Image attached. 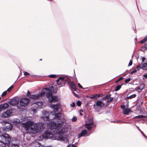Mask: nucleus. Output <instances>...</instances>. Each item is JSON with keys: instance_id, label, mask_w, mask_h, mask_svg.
Listing matches in <instances>:
<instances>
[{"instance_id": "obj_33", "label": "nucleus", "mask_w": 147, "mask_h": 147, "mask_svg": "<svg viewBox=\"0 0 147 147\" xmlns=\"http://www.w3.org/2000/svg\"><path fill=\"white\" fill-rule=\"evenodd\" d=\"M111 94H108V95H106L105 97V99L106 100V99H107L108 100V99L111 96Z\"/></svg>"}, {"instance_id": "obj_54", "label": "nucleus", "mask_w": 147, "mask_h": 147, "mask_svg": "<svg viewBox=\"0 0 147 147\" xmlns=\"http://www.w3.org/2000/svg\"><path fill=\"white\" fill-rule=\"evenodd\" d=\"M102 100H106L105 97H104L101 99Z\"/></svg>"}, {"instance_id": "obj_4", "label": "nucleus", "mask_w": 147, "mask_h": 147, "mask_svg": "<svg viewBox=\"0 0 147 147\" xmlns=\"http://www.w3.org/2000/svg\"><path fill=\"white\" fill-rule=\"evenodd\" d=\"M59 121V122L56 121L55 122H51L48 123L47 125L48 127L51 129H55L57 128V127L62 126L64 123L65 122L66 120L63 119Z\"/></svg>"}, {"instance_id": "obj_37", "label": "nucleus", "mask_w": 147, "mask_h": 147, "mask_svg": "<svg viewBox=\"0 0 147 147\" xmlns=\"http://www.w3.org/2000/svg\"><path fill=\"white\" fill-rule=\"evenodd\" d=\"M140 132L144 137L147 138V137L144 134V132L142 131L141 130L140 131Z\"/></svg>"}, {"instance_id": "obj_45", "label": "nucleus", "mask_w": 147, "mask_h": 147, "mask_svg": "<svg viewBox=\"0 0 147 147\" xmlns=\"http://www.w3.org/2000/svg\"><path fill=\"white\" fill-rule=\"evenodd\" d=\"M144 47L146 49H147V43H146V44H145L144 45Z\"/></svg>"}, {"instance_id": "obj_17", "label": "nucleus", "mask_w": 147, "mask_h": 147, "mask_svg": "<svg viewBox=\"0 0 147 147\" xmlns=\"http://www.w3.org/2000/svg\"><path fill=\"white\" fill-rule=\"evenodd\" d=\"M9 105L7 103H5L3 105H0V111L2 109H5L8 108Z\"/></svg>"}, {"instance_id": "obj_26", "label": "nucleus", "mask_w": 147, "mask_h": 147, "mask_svg": "<svg viewBox=\"0 0 147 147\" xmlns=\"http://www.w3.org/2000/svg\"><path fill=\"white\" fill-rule=\"evenodd\" d=\"M136 96V94H133L127 97L128 99H131L135 97Z\"/></svg>"}, {"instance_id": "obj_48", "label": "nucleus", "mask_w": 147, "mask_h": 147, "mask_svg": "<svg viewBox=\"0 0 147 147\" xmlns=\"http://www.w3.org/2000/svg\"><path fill=\"white\" fill-rule=\"evenodd\" d=\"M95 96H96V97H100V95L98 94H96L95 95Z\"/></svg>"}, {"instance_id": "obj_24", "label": "nucleus", "mask_w": 147, "mask_h": 147, "mask_svg": "<svg viewBox=\"0 0 147 147\" xmlns=\"http://www.w3.org/2000/svg\"><path fill=\"white\" fill-rule=\"evenodd\" d=\"M142 69L144 70H147V63H144L143 64Z\"/></svg>"}, {"instance_id": "obj_50", "label": "nucleus", "mask_w": 147, "mask_h": 147, "mask_svg": "<svg viewBox=\"0 0 147 147\" xmlns=\"http://www.w3.org/2000/svg\"><path fill=\"white\" fill-rule=\"evenodd\" d=\"M24 75L26 76H28V72H25L24 73Z\"/></svg>"}, {"instance_id": "obj_21", "label": "nucleus", "mask_w": 147, "mask_h": 147, "mask_svg": "<svg viewBox=\"0 0 147 147\" xmlns=\"http://www.w3.org/2000/svg\"><path fill=\"white\" fill-rule=\"evenodd\" d=\"M132 112V111L131 110L128 108H125V109H124L123 111V114L126 115H127L129 113Z\"/></svg>"}, {"instance_id": "obj_42", "label": "nucleus", "mask_w": 147, "mask_h": 147, "mask_svg": "<svg viewBox=\"0 0 147 147\" xmlns=\"http://www.w3.org/2000/svg\"><path fill=\"white\" fill-rule=\"evenodd\" d=\"M70 105L71 107H74L75 106V104L73 102Z\"/></svg>"}, {"instance_id": "obj_29", "label": "nucleus", "mask_w": 147, "mask_h": 147, "mask_svg": "<svg viewBox=\"0 0 147 147\" xmlns=\"http://www.w3.org/2000/svg\"><path fill=\"white\" fill-rule=\"evenodd\" d=\"M113 99V98L111 97L110 96L109 98L107 100V102H110L112 101Z\"/></svg>"}, {"instance_id": "obj_36", "label": "nucleus", "mask_w": 147, "mask_h": 147, "mask_svg": "<svg viewBox=\"0 0 147 147\" xmlns=\"http://www.w3.org/2000/svg\"><path fill=\"white\" fill-rule=\"evenodd\" d=\"M68 147H76V146L74 145V144H73L72 145H69L68 146Z\"/></svg>"}, {"instance_id": "obj_58", "label": "nucleus", "mask_w": 147, "mask_h": 147, "mask_svg": "<svg viewBox=\"0 0 147 147\" xmlns=\"http://www.w3.org/2000/svg\"><path fill=\"white\" fill-rule=\"evenodd\" d=\"M28 76L30 75V74L29 73H28Z\"/></svg>"}, {"instance_id": "obj_52", "label": "nucleus", "mask_w": 147, "mask_h": 147, "mask_svg": "<svg viewBox=\"0 0 147 147\" xmlns=\"http://www.w3.org/2000/svg\"><path fill=\"white\" fill-rule=\"evenodd\" d=\"M73 94L75 96H76L77 95V94H76V93H75V92H73Z\"/></svg>"}, {"instance_id": "obj_32", "label": "nucleus", "mask_w": 147, "mask_h": 147, "mask_svg": "<svg viewBox=\"0 0 147 147\" xmlns=\"http://www.w3.org/2000/svg\"><path fill=\"white\" fill-rule=\"evenodd\" d=\"M49 76L51 78H55L57 77V76L55 75H51Z\"/></svg>"}, {"instance_id": "obj_60", "label": "nucleus", "mask_w": 147, "mask_h": 147, "mask_svg": "<svg viewBox=\"0 0 147 147\" xmlns=\"http://www.w3.org/2000/svg\"><path fill=\"white\" fill-rule=\"evenodd\" d=\"M40 61H41V60H42V59H40Z\"/></svg>"}, {"instance_id": "obj_30", "label": "nucleus", "mask_w": 147, "mask_h": 147, "mask_svg": "<svg viewBox=\"0 0 147 147\" xmlns=\"http://www.w3.org/2000/svg\"><path fill=\"white\" fill-rule=\"evenodd\" d=\"M142 65L141 64H139L137 66L136 68L138 70H139L141 69V68H142Z\"/></svg>"}, {"instance_id": "obj_13", "label": "nucleus", "mask_w": 147, "mask_h": 147, "mask_svg": "<svg viewBox=\"0 0 147 147\" xmlns=\"http://www.w3.org/2000/svg\"><path fill=\"white\" fill-rule=\"evenodd\" d=\"M60 107V104L59 103H57L56 105L51 104L50 105L51 108L53 109L55 112L58 111Z\"/></svg>"}, {"instance_id": "obj_22", "label": "nucleus", "mask_w": 147, "mask_h": 147, "mask_svg": "<svg viewBox=\"0 0 147 147\" xmlns=\"http://www.w3.org/2000/svg\"><path fill=\"white\" fill-rule=\"evenodd\" d=\"M96 105H94V106H95V105H96L97 106L102 107V105H104L102 102L100 101H98L96 102Z\"/></svg>"}, {"instance_id": "obj_57", "label": "nucleus", "mask_w": 147, "mask_h": 147, "mask_svg": "<svg viewBox=\"0 0 147 147\" xmlns=\"http://www.w3.org/2000/svg\"><path fill=\"white\" fill-rule=\"evenodd\" d=\"M119 82V80H118V79L116 81L115 83H117L118 82Z\"/></svg>"}, {"instance_id": "obj_16", "label": "nucleus", "mask_w": 147, "mask_h": 147, "mask_svg": "<svg viewBox=\"0 0 147 147\" xmlns=\"http://www.w3.org/2000/svg\"><path fill=\"white\" fill-rule=\"evenodd\" d=\"M18 102L19 101L18 98H13L10 101V104L11 105H17Z\"/></svg>"}, {"instance_id": "obj_8", "label": "nucleus", "mask_w": 147, "mask_h": 147, "mask_svg": "<svg viewBox=\"0 0 147 147\" xmlns=\"http://www.w3.org/2000/svg\"><path fill=\"white\" fill-rule=\"evenodd\" d=\"M93 124L92 119H88L86 122V127L88 130H90L93 127Z\"/></svg>"}, {"instance_id": "obj_9", "label": "nucleus", "mask_w": 147, "mask_h": 147, "mask_svg": "<svg viewBox=\"0 0 147 147\" xmlns=\"http://www.w3.org/2000/svg\"><path fill=\"white\" fill-rule=\"evenodd\" d=\"M12 109H9L3 113L2 115V117L7 118L10 116L12 113Z\"/></svg>"}, {"instance_id": "obj_34", "label": "nucleus", "mask_w": 147, "mask_h": 147, "mask_svg": "<svg viewBox=\"0 0 147 147\" xmlns=\"http://www.w3.org/2000/svg\"><path fill=\"white\" fill-rule=\"evenodd\" d=\"M81 102L80 101H77V104L78 106L79 107V106H80L81 105Z\"/></svg>"}, {"instance_id": "obj_40", "label": "nucleus", "mask_w": 147, "mask_h": 147, "mask_svg": "<svg viewBox=\"0 0 147 147\" xmlns=\"http://www.w3.org/2000/svg\"><path fill=\"white\" fill-rule=\"evenodd\" d=\"M89 97L90 99H94L95 97H96V96H95V95H94L92 96H90Z\"/></svg>"}, {"instance_id": "obj_15", "label": "nucleus", "mask_w": 147, "mask_h": 147, "mask_svg": "<svg viewBox=\"0 0 147 147\" xmlns=\"http://www.w3.org/2000/svg\"><path fill=\"white\" fill-rule=\"evenodd\" d=\"M89 135V134H88L86 130L84 129L82 130L81 132L78 135V137L79 138L81 136H88Z\"/></svg>"}, {"instance_id": "obj_1", "label": "nucleus", "mask_w": 147, "mask_h": 147, "mask_svg": "<svg viewBox=\"0 0 147 147\" xmlns=\"http://www.w3.org/2000/svg\"><path fill=\"white\" fill-rule=\"evenodd\" d=\"M28 97L34 99H38L42 97H43L45 93H46V96L48 99L49 102H54L57 101L58 98L57 96H52V90L47 88H44L42 91L39 93L38 94L36 95H30V92L28 91Z\"/></svg>"}, {"instance_id": "obj_3", "label": "nucleus", "mask_w": 147, "mask_h": 147, "mask_svg": "<svg viewBox=\"0 0 147 147\" xmlns=\"http://www.w3.org/2000/svg\"><path fill=\"white\" fill-rule=\"evenodd\" d=\"M53 131L52 130H47L44 132L42 134L43 138L46 139H51L53 140H62L63 137L61 136H55L53 134Z\"/></svg>"}, {"instance_id": "obj_56", "label": "nucleus", "mask_w": 147, "mask_h": 147, "mask_svg": "<svg viewBox=\"0 0 147 147\" xmlns=\"http://www.w3.org/2000/svg\"><path fill=\"white\" fill-rule=\"evenodd\" d=\"M144 118H147V116L144 115Z\"/></svg>"}, {"instance_id": "obj_46", "label": "nucleus", "mask_w": 147, "mask_h": 147, "mask_svg": "<svg viewBox=\"0 0 147 147\" xmlns=\"http://www.w3.org/2000/svg\"><path fill=\"white\" fill-rule=\"evenodd\" d=\"M145 59V58L144 57H143L142 58V62H144Z\"/></svg>"}, {"instance_id": "obj_14", "label": "nucleus", "mask_w": 147, "mask_h": 147, "mask_svg": "<svg viewBox=\"0 0 147 147\" xmlns=\"http://www.w3.org/2000/svg\"><path fill=\"white\" fill-rule=\"evenodd\" d=\"M54 117L53 119H56L57 120L56 121H57L58 122H59V121H60L59 120L63 119H65L64 118L60 119L61 116V114L60 113H56L55 114H54Z\"/></svg>"}, {"instance_id": "obj_53", "label": "nucleus", "mask_w": 147, "mask_h": 147, "mask_svg": "<svg viewBox=\"0 0 147 147\" xmlns=\"http://www.w3.org/2000/svg\"><path fill=\"white\" fill-rule=\"evenodd\" d=\"M143 76L144 77H145L146 78H147V74L144 75Z\"/></svg>"}, {"instance_id": "obj_11", "label": "nucleus", "mask_w": 147, "mask_h": 147, "mask_svg": "<svg viewBox=\"0 0 147 147\" xmlns=\"http://www.w3.org/2000/svg\"><path fill=\"white\" fill-rule=\"evenodd\" d=\"M20 102L21 106L26 107L28 105V98H23L20 100Z\"/></svg>"}, {"instance_id": "obj_2", "label": "nucleus", "mask_w": 147, "mask_h": 147, "mask_svg": "<svg viewBox=\"0 0 147 147\" xmlns=\"http://www.w3.org/2000/svg\"><path fill=\"white\" fill-rule=\"evenodd\" d=\"M44 124L42 123H35L28 120V132L36 134L43 130Z\"/></svg>"}, {"instance_id": "obj_44", "label": "nucleus", "mask_w": 147, "mask_h": 147, "mask_svg": "<svg viewBox=\"0 0 147 147\" xmlns=\"http://www.w3.org/2000/svg\"><path fill=\"white\" fill-rule=\"evenodd\" d=\"M83 111L82 110H80V115H83L82 114V112H83Z\"/></svg>"}, {"instance_id": "obj_18", "label": "nucleus", "mask_w": 147, "mask_h": 147, "mask_svg": "<svg viewBox=\"0 0 147 147\" xmlns=\"http://www.w3.org/2000/svg\"><path fill=\"white\" fill-rule=\"evenodd\" d=\"M6 123L8 124V125L6 126L5 127V130L6 131H9L11 130L12 128V125L10 123L6 122Z\"/></svg>"}, {"instance_id": "obj_43", "label": "nucleus", "mask_w": 147, "mask_h": 147, "mask_svg": "<svg viewBox=\"0 0 147 147\" xmlns=\"http://www.w3.org/2000/svg\"><path fill=\"white\" fill-rule=\"evenodd\" d=\"M125 106L123 105H121V108L122 109H123V110L124 109H125Z\"/></svg>"}, {"instance_id": "obj_61", "label": "nucleus", "mask_w": 147, "mask_h": 147, "mask_svg": "<svg viewBox=\"0 0 147 147\" xmlns=\"http://www.w3.org/2000/svg\"><path fill=\"white\" fill-rule=\"evenodd\" d=\"M1 98L0 97V100L1 99Z\"/></svg>"}, {"instance_id": "obj_39", "label": "nucleus", "mask_w": 147, "mask_h": 147, "mask_svg": "<svg viewBox=\"0 0 147 147\" xmlns=\"http://www.w3.org/2000/svg\"><path fill=\"white\" fill-rule=\"evenodd\" d=\"M137 69L134 70L131 72V74H133L134 73H136L137 71Z\"/></svg>"}, {"instance_id": "obj_25", "label": "nucleus", "mask_w": 147, "mask_h": 147, "mask_svg": "<svg viewBox=\"0 0 147 147\" xmlns=\"http://www.w3.org/2000/svg\"><path fill=\"white\" fill-rule=\"evenodd\" d=\"M147 40V35L140 41L142 43H145Z\"/></svg>"}, {"instance_id": "obj_59", "label": "nucleus", "mask_w": 147, "mask_h": 147, "mask_svg": "<svg viewBox=\"0 0 147 147\" xmlns=\"http://www.w3.org/2000/svg\"><path fill=\"white\" fill-rule=\"evenodd\" d=\"M28 103L29 102V99H28Z\"/></svg>"}, {"instance_id": "obj_51", "label": "nucleus", "mask_w": 147, "mask_h": 147, "mask_svg": "<svg viewBox=\"0 0 147 147\" xmlns=\"http://www.w3.org/2000/svg\"><path fill=\"white\" fill-rule=\"evenodd\" d=\"M136 90L137 91V90H140V87H138L136 88Z\"/></svg>"}, {"instance_id": "obj_23", "label": "nucleus", "mask_w": 147, "mask_h": 147, "mask_svg": "<svg viewBox=\"0 0 147 147\" xmlns=\"http://www.w3.org/2000/svg\"><path fill=\"white\" fill-rule=\"evenodd\" d=\"M37 105L38 106V108H42L43 106V103L42 102H36Z\"/></svg>"}, {"instance_id": "obj_28", "label": "nucleus", "mask_w": 147, "mask_h": 147, "mask_svg": "<svg viewBox=\"0 0 147 147\" xmlns=\"http://www.w3.org/2000/svg\"><path fill=\"white\" fill-rule=\"evenodd\" d=\"M121 87V85H118L116 87L115 89V90L116 91H118L119 90Z\"/></svg>"}, {"instance_id": "obj_19", "label": "nucleus", "mask_w": 147, "mask_h": 147, "mask_svg": "<svg viewBox=\"0 0 147 147\" xmlns=\"http://www.w3.org/2000/svg\"><path fill=\"white\" fill-rule=\"evenodd\" d=\"M69 85L71 89L74 90L75 91L77 89L76 87L73 82H71L69 84Z\"/></svg>"}, {"instance_id": "obj_27", "label": "nucleus", "mask_w": 147, "mask_h": 147, "mask_svg": "<svg viewBox=\"0 0 147 147\" xmlns=\"http://www.w3.org/2000/svg\"><path fill=\"white\" fill-rule=\"evenodd\" d=\"M144 118V115H139L138 116H136L134 117V118H137V119H140L141 118Z\"/></svg>"}, {"instance_id": "obj_62", "label": "nucleus", "mask_w": 147, "mask_h": 147, "mask_svg": "<svg viewBox=\"0 0 147 147\" xmlns=\"http://www.w3.org/2000/svg\"><path fill=\"white\" fill-rule=\"evenodd\" d=\"M67 147H68V146H67Z\"/></svg>"}, {"instance_id": "obj_47", "label": "nucleus", "mask_w": 147, "mask_h": 147, "mask_svg": "<svg viewBox=\"0 0 147 147\" xmlns=\"http://www.w3.org/2000/svg\"><path fill=\"white\" fill-rule=\"evenodd\" d=\"M123 78L122 77H120L118 79V80H119V81H120L122 80L123 79Z\"/></svg>"}, {"instance_id": "obj_12", "label": "nucleus", "mask_w": 147, "mask_h": 147, "mask_svg": "<svg viewBox=\"0 0 147 147\" xmlns=\"http://www.w3.org/2000/svg\"><path fill=\"white\" fill-rule=\"evenodd\" d=\"M38 106L37 105L36 102H34L32 105V110L31 111V113L34 114L36 112V110L38 109Z\"/></svg>"}, {"instance_id": "obj_6", "label": "nucleus", "mask_w": 147, "mask_h": 147, "mask_svg": "<svg viewBox=\"0 0 147 147\" xmlns=\"http://www.w3.org/2000/svg\"><path fill=\"white\" fill-rule=\"evenodd\" d=\"M70 81V79L67 77H64L59 78L56 82L58 86L60 87L64 86L66 82H67L69 84Z\"/></svg>"}, {"instance_id": "obj_10", "label": "nucleus", "mask_w": 147, "mask_h": 147, "mask_svg": "<svg viewBox=\"0 0 147 147\" xmlns=\"http://www.w3.org/2000/svg\"><path fill=\"white\" fill-rule=\"evenodd\" d=\"M42 113L43 115L41 117L45 121H48L49 119V116L50 117L51 116V115H50L48 112L45 111H42Z\"/></svg>"}, {"instance_id": "obj_38", "label": "nucleus", "mask_w": 147, "mask_h": 147, "mask_svg": "<svg viewBox=\"0 0 147 147\" xmlns=\"http://www.w3.org/2000/svg\"><path fill=\"white\" fill-rule=\"evenodd\" d=\"M132 61L131 60H130L128 66H131L132 65Z\"/></svg>"}, {"instance_id": "obj_7", "label": "nucleus", "mask_w": 147, "mask_h": 147, "mask_svg": "<svg viewBox=\"0 0 147 147\" xmlns=\"http://www.w3.org/2000/svg\"><path fill=\"white\" fill-rule=\"evenodd\" d=\"M18 122L22 123L21 125L26 131L28 130V118H24L22 121L19 120Z\"/></svg>"}, {"instance_id": "obj_35", "label": "nucleus", "mask_w": 147, "mask_h": 147, "mask_svg": "<svg viewBox=\"0 0 147 147\" xmlns=\"http://www.w3.org/2000/svg\"><path fill=\"white\" fill-rule=\"evenodd\" d=\"M131 80V78H129L127 79H126L125 81V83H127L129 82Z\"/></svg>"}, {"instance_id": "obj_5", "label": "nucleus", "mask_w": 147, "mask_h": 147, "mask_svg": "<svg viewBox=\"0 0 147 147\" xmlns=\"http://www.w3.org/2000/svg\"><path fill=\"white\" fill-rule=\"evenodd\" d=\"M65 131V129L62 127V126L60 127H57V128L54 130V132L55 134V136H61L62 137L63 136L64 138L62 140H58L63 141L67 140L65 136L63 134Z\"/></svg>"}, {"instance_id": "obj_20", "label": "nucleus", "mask_w": 147, "mask_h": 147, "mask_svg": "<svg viewBox=\"0 0 147 147\" xmlns=\"http://www.w3.org/2000/svg\"><path fill=\"white\" fill-rule=\"evenodd\" d=\"M13 86H11L9 88H8L7 90L4 91L2 94L1 96L3 97L5 96L7 94V92H10L11 90L13 88Z\"/></svg>"}, {"instance_id": "obj_55", "label": "nucleus", "mask_w": 147, "mask_h": 147, "mask_svg": "<svg viewBox=\"0 0 147 147\" xmlns=\"http://www.w3.org/2000/svg\"><path fill=\"white\" fill-rule=\"evenodd\" d=\"M136 127H137V128L138 129V130L140 131L141 130L139 128V127H138V126H136Z\"/></svg>"}, {"instance_id": "obj_31", "label": "nucleus", "mask_w": 147, "mask_h": 147, "mask_svg": "<svg viewBox=\"0 0 147 147\" xmlns=\"http://www.w3.org/2000/svg\"><path fill=\"white\" fill-rule=\"evenodd\" d=\"M77 117H74L71 119V120L72 122H75L77 120Z\"/></svg>"}, {"instance_id": "obj_49", "label": "nucleus", "mask_w": 147, "mask_h": 147, "mask_svg": "<svg viewBox=\"0 0 147 147\" xmlns=\"http://www.w3.org/2000/svg\"><path fill=\"white\" fill-rule=\"evenodd\" d=\"M78 85L80 88H83L82 86L81 85V84L79 83H78Z\"/></svg>"}, {"instance_id": "obj_41", "label": "nucleus", "mask_w": 147, "mask_h": 147, "mask_svg": "<svg viewBox=\"0 0 147 147\" xmlns=\"http://www.w3.org/2000/svg\"><path fill=\"white\" fill-rule=\"evenodd\" d=\"M11 147H18V146L17 144H13L11 146Z\"/></svg>"}]
</instances>
